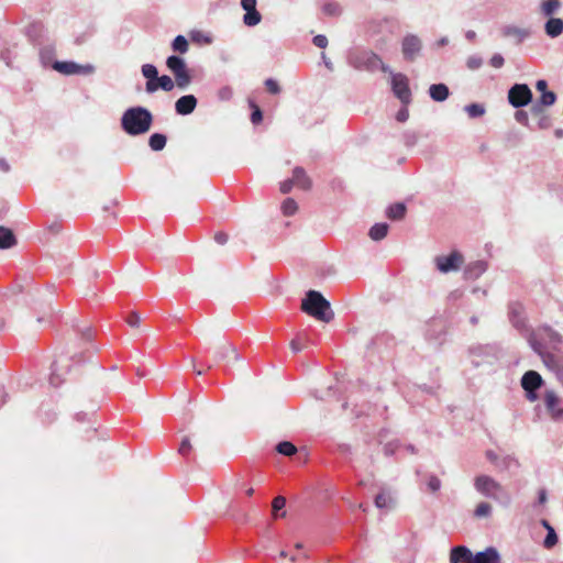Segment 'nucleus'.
<instances>
[{
  "label": "nucleus",
  "mask_w": 563,
  "mask_h": 563,
  "mask_svg": "<svg viewBox=\"0 0 563 563\" xmlns=\"http://www.w3.org/2000/svg\"><path fill=\"white\" fill-rule=\"evenodd\" d=\"M153 123V114L143 107H132L124 111L121 118V126L129 135H141L150 131Z\"/></svg>",
  "instance_id": "obj_1"
},
{
  "label": "nucleus",
  "mask_w": 563,
  "mask_h": 563,
  "mask_svg": "<svg viewBox=\"0 0 563 563\" xmlns=\"http://www.w3.org/2000/svg\"><path fill=\"white\" fill-rule=\"evenodd\" d=\"M301 310L322 322H330L334 316L330 302L317 290H309L306 294L301 302Z\"/></svg>",
  "instance_id": "obj_2"
},
{
  "label": "nucleus",
  "mask_w": 563,
  "mask_h": 563,
  "mask_svg": "<svg viewBox=\"0 0 563 563\" xmlns=\"http://www.w3.org/2000/svg\"><path fill=\"white\" fill-rule=\"evenodd\" d=\"M474 486L476 490L485 497L492 498L494 500H504L505 503L509 501V495L505 488L498 482L487 475L477 476L475 478Z\"/></svg>",
  "instance_id": "obj_3"
},
{
  "label": "nucleus",
  "mask_w": 563,
  "mask_h": 563,
  "mask_svg": "<svg viewBox=\"0 0 563 563\" xmlns=\"http://www.w3.org/2000/svg\"><path fill=\"white\" fill-rule=\"evenodd\" d=\"M167 68L175 77L176 86L180 89L187 88L191 82V76L187 69L185 60L179 56H169L166 60Z\"/></svg>",
  "instance_id": "obj_4"
},
{
  "label": "nucleus",
  "mask_w": 563,
  "mask_h": 563,
  "mask_svg": "<svg viewBox=\"0 0 563 563\" xmlns=\"http://www.w3.org/2000/svg\"><path fill=\"white\" fill-rule=\"evenodd\" d=\"M532 101V91L526 84H515L508 90V102L514 108H522Z\"/></svg>",
  "instance_id": "obj_5"
},
{
  "label": "nucleus",
  "mask_w": 563,
  "mask_h": 563,
  "mask_svg": "<svg viewBox=\"0 0 563 563\" xmlns=\"http://www.w3.org/2000/svg\"><path fill=\"white\" fill-rule=\"evenodd\" d=\"M212 355L217 363H231L240 360V355L235 346L227 341L218 343L212 347Z\"/></svg>",
  "instance_id": "obj_6"
},
{
  "label": "nucleus",
  "mask_w": 563,
  "mask_h": 563,
  "mask_svg": "<svg viewBox=\"0 0 563 563\" xmlns=\"http://www.w3.org/2000/svg\"><path fill=\"white\" fill-rule=\"evenodd\" d=\"M422 49L421 40L413 34H408L402 38L401 52L404 58L409 62H413Z\"/></svg>",
  "instance_id": "obj_7"
},
{
  "label": "nucleus",
  "mask_w": 563,
  "mask_h": 563,
  "mask_svg": "<svg viewBox=\"0 0 563 563\" xmlns=\"http://www.w3.org/2000/svg\"><path fill=\"white\" fill-rule=\"evenodd\" d=\"M391 87L395 96L405 104L410 102L411 92L408 86L407 77L402 74H396L391 78Z\"/></svg>",
  "instance_id": "obj_8"
},
{
  "label": "nucleus",
  "mask_w": 563,
  "mask_h": 563,
  "mask_svg": "<svg viewBox=\"0 0 563 563\" xmlns=\"http://www.w3.org/2000/svg\"><path fill=\"white\" fill-rule=\"evenodd\" d=\"M463 263V256L454 251L448 256H438L435 257L437 268L441 273H449L451 271H456Z\"/></svg>",
  "instance_id": "obj_9"
},
{
  "label": "nucleus",
  "mask_w": 563,
  "mask_h": 563,
  "mask_svg": "<svg viewBox=\"0 0 563 563\" xmlns=\"http://www.w3.org/2000/svg\"><path fill=\"white\" fill-rule=\"evenodd\" d=\"M542 385V377L534 371H528L521 378V386L528 393V399L533 401L537 396L534 391Z\"/></svg>",
  "instance_id": "obj_10"
},
{
  "label": "nucleus",
  "mask_w": 563,
  "mask_h": 563,
  "mask_svg": "<svg viewBox=\"0 0 563 563\" xmlns=\"http://www.w3.org/2000/svg\"><path fill=\"white\" fill-rule=\"evenodd\" d=\"M70 360L66 356H59L53 364V371L49 382L54 386H59L64 380V376L69 372Z\"/></svg>",
  "instance_id": "obj_11"
},
{
  "label": "nucleus",
  "mask_w": 563,
  "mask_h": 563,
  "mask_svg": "<svg viewBox=\"0 0 563 563\" xmlns=\"http://www.w3.org/2000/svg\"><path fill=\"white\" fill-rule=\"evenodd\" d=\"M544 404L548 413L553 420H563V408L560 407V398L553 390L545 393Z\"/></svg>",
  "instance_id": "obj_12"
},
{
  "label": "nucleus",
  "mask_w": 563,
  "mask_h": 563,
  "mask_svg": "<svg viewBox=\"0 0 563 563\" xmlns=\"http://www.w3.org/2000/svg\"><path fill=\"white\" fill-rule=\"evenodd\" d=\"M242 8L246 11L243 16V22L247 26L257 25L262 16L260 12L256 10V0H241Z\"/></svg>",
  "instance_id": "obj_13"
},
{
  "label": "nucleus",
  "mask_w": 563,
  "mask_h": 563,
  "mask_svg": "<svg viewBox=\"0 0 563 563\" xmlns=\"http://www.w3.org/2000/svg\"><path fill=\"white\" fill-rule=\"evenodd\" d=\"M175 86L176 82L169 76L163 75L161 77H157L155 81H147L145 85V90L147 93H153L158 88L165 91H172Z\"/></svg>",
  "instance_id": "obj_14"
},
{
  "label": "nucleus",
  "mask_w": 563,
  "mask_h": 563,
  "mask_svg": "<svg viewBox=\"0 0 563 563\" xmlns=\"http://www.w3.org/2000/svg\"><path fill=\"white\" fill-rule=\"evenodd\" d=\"M196 107L197 99L194 95L183 96L175 102V110L180 115L192 113Z\"/></svg>",
  "instance_id": "obj_15"
},
{
  "label": "nucleus",
  "mask_w": 563,
  "mask_h": 563,
  "mask_svg": "<svg viewBox=\"0 0 563 563\" xmlns=\"http://www.w3.org/2000/svg\"><path fill=\"white\" fill-rule=\"evenodd\" d=\"M291 180L301 190L308 191L312 188V180L302 167L297 166L294 168Z\"/></svg>",
  "instance_id": "obj_16"
},
{
  "label": "nucleus",
  "mask_w": 563,
  "mask_h": 563,
  "mask_svg": "<svg viewBox=\"0 0 563 563\" xmlns=\"http://www.w3.org/2000/svg\"><path fill=\"white\" fill-rule=\"evenodd\" d=\"M450 563H473V554L464 545L455 547L451 550Z\"/></svg>",
  "instance_id": "obj_17"
},
{
  "label": "nucleus",
  "mask_w": 563,
  "mask_h": 563,
  "mask_svg": "<svg viewBox=\"0 0 563 563\" xmlns=\"http://www.w3.org/2000/svg\"><path fill=\"white\" fill-rule=\"evenodd\" d=\"M543 362L549 368L555 372L558 378L563 384V357L547 354L543 356Z\"/></svg>",
  "instance_id": "obj_18"
},
{
  "label": "nucleus",
  "mask_w": 563,
  "mask_h": 563,
  "mask_svg": "<svg viewBox=\"0 0 563 563\" xmlns=\"http://www.w3.org/2000/svg\"><path fill=\"white\" fill-rule=\"evenodd\" d=\"M499 555L494 548H488L483 552H477L473 556V563H498Z\"/></svg>",
  "instance_id": "obj_19"
},
{
  "label": "nucleus",
  "mask_w": 563,
  "mask_h": 563,
  "mask_svg": "<svg viewBox=\"0 0 563 563\" xmlns=\"http://www.w3.org/2000/svg\"><path fill=\"white\" fill-rule=\"evenodd\" d=\"M18 241L13 231L9 228L0 225V249H11L16 245Z\"/></svg>",
  "instance_id": "obj_20"
},
{
  "label": "nucleus",
  "mask_w": 563,
  "mask_h": 563,
  "mask_svg": "<svg viewBox=\"0 0 563 563\" xmlns=\"http://www.w3.org/2000/svg\"><path fill=\"white\" fill-rule=\"evenodd\" d=\"M92 338H93V332L90 328H86L85 330L81 331L80 342L82 343V345H89V346L85 347V351H82L80 353V355L78 356L77 363H80L84 361L85 354H90L92 352V350H93L92 345H91Z\"/></svg>",
  "instance_id": "obj_21"
},
{
  "label": "nucleus",
  "mask_w": 563,
  "mask_h": 563,
  "mask_svg": "<svg viewBox=\"0 0 563 563\" xmlns=\"http://www.w3.org/2000/svg\"><path fill=\"white\" fill-rule=\"evenodd\" d=\"M545 33L551 37H556L563 33V20L559 18H550L545 23Z\"/></svg>",
  "instance_id": "obj_22"
},
{
  "label": "nucleus",
  "mask_w": 563,
  "mask_h": 563,
  "mask_svg": "<svg viewBox=\"0 0 563 563\" xmlns=\"http://www.w3.org/2000/svg\"><path fill=\"white\" fill-rule=\"evenodd\" d=\"M53 67L55 70L65 75L78 74L82 69V66L73 62H55Z\"/></svg>",
  "instance_id": "obj_23"
},
{
  "label": "nucleus",
  "mask_w": 563,
  "mask_h": 563,
  "mask_svg": "<svg viewBox=\"0 0 563 563\" xmlns=\"http://www.w3.org/2000/svg\"><path fill=\"white\" fill-rule=\"evenodd\" d=\"M430 97L438 102L444 101L449 97V88L444 84H434L429 88Z\"/></svg>",
  "instance_id": "obj_24"
},
{
  "label": "nucleus",
  "mask_w": 563,
  "mask_h": 563,
  "mask_svg": "<svg viewBox=\"0 0 563 563\" xmlns=\"http://www.w3.org/2000/svg\"><path fill=\"white\" fill-rule=\"evenodd\" d=\"M406 211H407V208H406L405 203L397 202V203L389 206V208L386 211V216L390 220H401V219H404Z\"/></svg>",
  "instance_id": "obj_25"
},
{
  "label": "nucleus",
  "mask_w": 563,
  "mask_h": 563,
  "mask_svg": "<svg viewBox=\"0 0 563 563\" xmlns=\"http://www.w3.org/2000/svg\"><path fill=\"white\" fill-rule=\"evenodd\" d=\"M388 233V224L376 223L369 230V236L374 241L383 240Z\"/></svg>",
  "instance_id": "obj_26"
},
{
  "label": "nucleus",
  "mask_w": 563,
  "mask_h": 563,
  "mask_svg": "<svg viewBox=\"0 0 563 563\" xmlns=\"http://www.w3.org/2000/svg\"><path fill=\"white\" fill-rule=\"evenodd\" d=\"M561 8L560 0H543L541 3V12L545 16L553 15Z\"/></svg>",
  "instance_id": "obj_27"
},
{
  "label": "nucleus",
  "mask_w": 563,
  "mask_h": 563,
  "mask_svg": "<svg viewBox=\"0 0 563 563\" xmlns=\"http://www.w3.org/2000/svg\"><path fill=\"white\" fill-rule=\"evenodd\" d=\"M166 136L161 133H154L150 136L148 145L153 151H162L166 145Z\"/></svg>",
  "instance_id": "obj_28"
},
{
  "label": "nucleus",
  "mask_w": 563,
  "mask_h": 563,
  "mask_svg": "<svg viewBox=\"0 0 563 563\" xmlns=\"http://www.w3.org/2000/svg\"><path fill=\"white\" fill-rule=\"evenodd\" d=\"M172 47L175 52L185 54L189 49V43L184 35H177L172 43Z\"/></svg>",
  "instance_id": "obj_29"
},
{
  "label": "nucleus",
  "mask_w": 563,
  "mask_h": 563,
  "mask_svg": "<svg viewBox=\"0 0 563 563\" xmlns=\"http://www.w3.org/2000/svg\"><path fill=\"white\" fill-rule=\"evenodd\" d=\"M276 451L285 456H292L297 453V448L289 441H283L277 444Z\"/></svg>",
  "instance_id": "obj_30"
},
{
  "label": "nucleus",
  "mask_w": 563,
  "mask_h": 563,
  "mask_svg": "<svg viewBox=\"0 0 563 563\" xmlns=\"http://www.w3.org/2000/svg\"><path fill=\"white\" fill-rule=\"evenodd\" d=\"M308 341L309 340L306 335L298 334L295 339L290 341V350L294 353H298L307 346Z\"/></svg>",
  "instance_id": "obj_31"
},
{
  "label": "nucleus",
  "mask_w": 563,
  "mask_h": 563,
  "mask_svg": "<svg viewBox=\"0 0 563 563\" xmlns=\"http://www.w3.org/2000/svg\"><path fill=\"white\" fill-rule=\"evenodd\" d=\"M297 210H298V205L294 199L287 198L286 200H284V202L282 205V211H283L284 216H286V217L292 216L296 213Z\"/></svg>",
  "instance_id": "obj_32"
},
{
  "label": "nucleus",
  "mask_w": 563,
  "mask_h": 563,
  "mask_svg": "<svg viewBox=\"0 0 563 563\" xmlns=\"http://www.w3.org/2000/svg\"><path fill=\"white\" fill-rule=\"evenodd\" d=\"M142 75L147 78V81H155L158 77L157 68L152 64L142 66Z\"/></svg>",
  "instance_id": "obj_33"
},
{
  "label": "nucleus",
  "mask_w": 563,
  "mask_h": 563,
  "mask_svg": "<svg viewBox=\"0 0 563 563\" xmlns=\"http://www.w3.org/2000/svg\"><path fill=\"white\" fill-rule=\"evenodd\" d=\"M492 512V506L488 504V503H485V501H482L479 503L475 510H474V516L476 518H483V517H488Z\"/></svg>",
  "instance_id": "obj_34"
},
{
  "label": "nucleus",
  "mask_w": 563,
  "mask_h": 563,
  "mask_svg": "<svg viewBox=\"0 0 563 563\" xmlns=\"http://www.w3.org/2000/svg\"><path fill=\"white\" fill-rule=\"evenodd\" d=\"M556 101V95L553 91H544L538 100L541 104L545 107L553 106Z\"/></svg>",
  "instance_id": "obj_35"
},
{
  "label": "nucleus",
  "mask_w": 563,
  "mask_h": 563,
  "mask_svg": "<svg viewBox=\"0 0 563 563\" xmlns=\"http://www.w3.org/2000/svg\"><path fill=\"white\" fill-rule=\"evenodd\" d=\"M322 11L327 15L335 16L341 13V8L338 3L329 2L322 7Z\"/></svg>",
  "instance_id": "obj_36"
},
{
  "label": "nucleus",
  "mask_w": 563,
  "mask_h": 563,
  "mask_svg": "<svg viewBox=\"0 0 563 563\" xmlns=\"http://www.w3.org/2000/svg\"><path fill=\"white\" fill-rule=\"evenodd\" d=\"M544 526L549 529V532L544 539V547L552 548L558 542V537L554 530L544 521Z\"/></svg>",
  "instance_id": "obj_37"
},
{
  "label": "nucleus",
  "mask_w": 563,
  "mask_h": 563,
  "mask_svg": "<svg viewBox=\"0 0 563 563\" xmlns=\"http://www.w3.org/2000/svg\"><path fill=\"white\" fill-rule=\"evenodd\" d=\"M465 110L468 113V115L472 118L481 117L485 112V109L481 104H477V103L468 104L465 108Z\"/></svg>",
  "instance_id": "obj_38"
},
{
  "label": "nucleus",
  "mask_w": 563,
  "mask_h": 563,
  "mask_svg": "<svg viewBox=\"0 0 563 563\" xmlns=\"http://www.w3.org/2000/svg\"><path fill=\"white\" fill-rule=\"evenodd\" d=\"M192 451V444L188 437H185L179 445L178 452L183 456H188Z\"/></svg>",
  "instance_id": "obj_39"
},
{
  "label": "nucleus",
  "mask_w": 563,
  "mask_h": 563,
  "mask_svg": "<svg viewBox=\"0 0 563 563\" xmlns=\"http://www.w3.org/2000/svg\"><path fill=\"white\" fill-rule=\"evenodd\" d=\"M285 505L286 499L283 496L275 497L272 503L273 516L277 517V512L282 510L285 507Z\"/></svg>",
  "instance_id": "obj_40"
},
{
  "label": "nucleus",
  "mask_w": 563,
  "mask_h": 563,
  "mask_svg": "<svg viewBox=\"0 0 563 563\" xmlns=\"http://www.w3.org/2000/svg\"><path fill=\"white\" fill-rule=\"evenodd\" d=\"M265 87L269 93L277 95L280 92V87L278 82L272 78L266 79Z\"/></svg>",
  "instance_id": "obj_41"
},
{
  "label": "nucleus",
  "mask_w": 563,
  "mask_h": 563,
  "mask_svg": "<svg viewBox=\"0 0 563 563\" xmlns=\"http://www.w3.org/2000/svg\"><path fill=\"white\" fill-rule=\"evenodd\" d=\"M218 96L221 100L223 101H228L232 98L233 96V90L231 87L229 86H225V87H222L219 91H218Z\"/></svg>",
  "instance_id": "obj_42"
},
{
  "label": "nucleus",
  "mask_w": 563,
  "mask_h": 563,
  "mask_svg": "<svg viewBox=\"0 0 563 563\" xmlns=\"http://www.w3.org/2000/svg\"><path fill=\"white\" fill-rule=\"evenodd\" d=\"M126 323L132 328L140 327L141 317L137 312H131L126 318Z\"/></svg>",
  "instance_id": "obj_43"
},
{
  "label": "nucleus",
  "mask_w": 563,
  "mask_h": 563,
  "mask_svg": "<svg viewBox=\"0 0 563 563\" xmlns=\"http://www.w3.org/2000/svg\"><path fill=\"white\" fill-rule=\"evenodd\" d=\"M482 64L483 59L478 56H471L466 62L467 67L472 70L479 68Z\"/></svg>",
  "instance_id": "obj_44"
},
{
  "label": "nucleus",
  "mask_w": 563,
  "mask_h": 563,
  "mask_svg": "<svg viewBox=\"0 0 563 563\" xmlns=\"http://www.w3.org/2000/svg\"><path fill=\"white\" fill-rule=\"evenodd\" d=\"M544 107H545V106L541 104L540 102H536V103L531 107L530 111H531V113H532V115H533V117H536V118H540V117H542V115L547 114V113H545V110H544Z\"/></svg>",
  "instance_id": "obj_45"
},
{
  "label": "nucleus",
  "mask_w": 563,
  "mask_h": 563,
  "mask_svg": "<svg viewBox=\"0 0 563 563\" xmlns=\"http://www.w3.org/2000/svg\"><path fill=\"white\" fill-rule=\"evenodd\" d=\"M505 59L500 54H495L492 56L489 64L494 68H501L504 66Z\"/></svg>",
  "instance_id": "obj_46"
},
{
  "label": "nucleus",
  "mask_w": 563,
  "mask_h": 563,
  "mask_svg": "<svg viewBox=\"0 0 563 563\" xmlns=\"http://www.w3.org/2000/svg\"><path fill=\"white\" fill-rule=\"evenodd\" d=\"M252 107H253L254 111H253V113H252V115H251V121H252L254 124H258V123L262 121V119H263L262 111H261V109H260L256 104H254V103H252Z\"/></svg>",
  "instance_id": "obj_47"
},
{
  "label": "nucleus",
  "mask_w": 563,
  "mask_h": 563,
  "mask_svg": "<svg viewBox=\"0 0 563 563\" xmlns=\"http://www.w3.org/2000/svg\"><path fill=\"white\" fill-rule=\"evenodd\" d=\"M428 487L431 492H437L441 487V482L437 476H430L428 479Z\"/></svg>",
  "instance_id": "obj_48"
},
{
  "label": "nucleus",
  "mask_w": 563,
  "mask_h": 563,
  "mask_svg": "<svg viewBox=\"0 0 563 563\" xmlns=\"http://www.w3.org/2000/svg\"><path fill=\"white\" fill-rule=\"evenodd\" d=\"M389 498L385 494H378L375 498V505L378 508L387 507Z\"/></svg>",
  "instance_id": "obj_49"
},
{
  "label": "nucleus",
  "mask_w": 563,
  "mask_h": 563,
  "mask_svg": "<svg viewBox=\"0 0 563 563\" xmlns=\"http://www.w3.org/2000/svg\"><path fill=\"white\" fill-rule=\"evenodd\" d=\"M515 119L521 123V124H525L527 125L528 122H529V119H528V113L523 110H518L516 113H515Z\"/></svg>",
  "instance_id": "obj_50"
},
{
  "label": "nucleus",
  "mask_w": 563,
  "mask_h": 563,
  "mask_svg": "<svg viewBox=\"0 0 563 563\" xmlns=\"http://www.w3.org/2000/svg\"><path fill=\"white\" fill-rule=\"evenodd\" d=\"M313 44L320 48H324L328 45V38L324 35H316L313 37Z\"/></svg>",
  "instance_id": "obj_51"
},
{
  "label": "nucleus",
  "mask_w": 563,
  "mask_h": 563,
  "mask_svg": "<svg viewBox=\"0 0 563 563\" xmlns=\"http://www.w3.org/2000/svg\"><path fill=\"white\" fill-rule=\"evenodd\" d=\"M538 126L540 129H549L551 126V119L548 114L538 118Z\"/></svg>",
  "instance_id": "obj_52"
},
{
  "label": "nucleus",
  "mask_w": 563,
  "mask_h": 563,
  "mask_svg": "<svg viewBox=\"0 0 563 563\" xmlns=\"http://www.w3.org/2000/svg\"><path fill=\"white\" fill-rule=\"evenodd\" d=\"M294 186L295 185H294V181L291 180V178L287 179V180L280 183V188H279L280 192L288 194L292 189Z\"/></svg>",
  "instance_id": "obj_53"
},
{
  "label": "nucleus",
  "mask_w": 563,
  "mask_h": 563,
  "mask_svg": "<svg viewBox=\"0 0 563 563\" xmlns=\"http://www.w3.org/2000/svg\"><path fill=\"white\" fill-rule=\"evenodd\" d=\"M214 240L218 244H225L229 240V235L225 232H217L214 234Z\"/></svg>",
  "instance_id": "obj_54"
},
{
  "label": "nucleus",
  "mask_w": 563,
  "mask_h": 563,
  "mask_svg": "<svg viewBox=\"0 0 563 563\" xmlns=\"http://www.w3.org/2000/svg\"><path fill=\"white\" fill-rule=\"evenodd\" d=\"M408 117H409V112L406 108H404L397 112L396 119L399 122H405L408 119Z\"/></svg>",
  "instance_id": "obj_55"
},
{
  "label": "nucleus",
  "mask_w": 563,
  "mask_h": 563,
  "mask_svg": "<svg viewBox=\"0 0 563 563\" xmlns=\"http://www.w3.org/2000/svg\"><path fill=\"white\" fill-rule=\"evenodd\" d=\"M536 89L538 91H540L541 95L544 93V91H549L548 90V82L544 79L538 80L537 84H536Z\"/></svg>",
  "instance_id": "obj_56"
},
{
  "label": "nucleus",
  "mask_w": 563,
  "mask_h": 563,
  "mask_svg": "<svg viewBox=\"0 0 563 563\" xmlns=\"http://www.w3.org/2000/svg\"><path fill=\"white\" fill-rule=\"evenodd\" d=\"M366 55L368 56L367 60L372 66H376L378 63H382L380 58L376 54L371 52L366 53Z\"/></svg>",
  "instance_id": "obj_57"
},
{
  "label": "nucleus",
  "mask_w": 563,
  "mask_h": 563,
  "mask_svg": "<svg viewBox=\"0 0 563 563\" xmlns=\"http://www.w3.org/2000/svg\"><path fill=\"white\" fill-rule=\"evenodd\" d=\"M0 169L4 173L10 170V166L4 159H0Z\"/></svg>",
  "instance_id": "obj_58"
},
{
  "label": "nucleus",
  "mask_w": 563,
  "mask_h": 563,
  "mask_svg": "<svg viewBox=\"0 0 563 563\" xmlns=\"http://www.w3.org/2000/svg\"><path fill=\"white\" fill-rule=\"evenodd\" d=\"M547 501V493L544 489H541L539 493V503L544 504Z\"/></svg>",
  "instance_id": "obj_59"
},
{
  "label": "nucleus",
  "mask_w": 563,
  "mask_h": 563,
  "mask_svg": "<svg viewBox=\"0 0 563 563\" xmlns=\"http://www.w3.org/2000/svg\"><path fill=\"white\" fill-rule=\"evenodd\" d=\"M466 37L473 40L475 37V33L473 31L467 32Z\"/></svg>",
  "instance_id": "obj_60"
},
{
  "label": "nucleus",
  "mask_w": 563,
  "mask_h": 563,
  "mask_svg": "<svg viewBox=\"0 0 563 563\" xmlns=\"http://www.w3.org/2000/svg\"><path fill=\"white\" fill-rule=\"evenodd\" d=\"M245 494L250 497V496H252V495L254 494V489H253L252 487H251V488H247V489L245 490Z\"/></svg>",
  "instance_id": "obj_61"
},
{
  "label": "nucleus",
  "mask_w": 563,
  "mask_h": 563,
  "mask_svg": "<svg viewBox=\"0 0 563 563\" xmlns=\"http://www.w3.org/2000/svg\"><path fill=\"white\" fill-rule=\"evenodd\" d=\"M280 556H282V558H286V556H287L286 552H285V551H282V552H280Z\"/></svg>",
  "instance_id": "obj_62"
},
{
  "label": "nucleus",
  "mask_w": 563,
  "mask_h": 563,
  "mask_svg": "<svg viewBox=\"0 0 563 563\" xmlns=\"http://www.w3.org/2000/svg\"><path fill=\"white\" fill-rule=\"evenodd\" d=\"M487 456H488L490 460H493V459L495 457L490 452H489V453H487Z\"/></svg>",
  "instance_id": "obj_63"
},
{
  "label": "nucleus",
  "mask_w": 563,
  "mask_h": 563,
  "mask_svg": "<svg viewBox=\"0 0 563 563\" xmlns=\"http://www.w3.org/2000/svg\"><path fill=\"white\" fill-rule=\"evenodd\" d=\"M562 134H563V133H562L561 131H556V135H558V136H562Z\"/></svg>",
  "instance_id": "obj_64"
}]
</instances>
